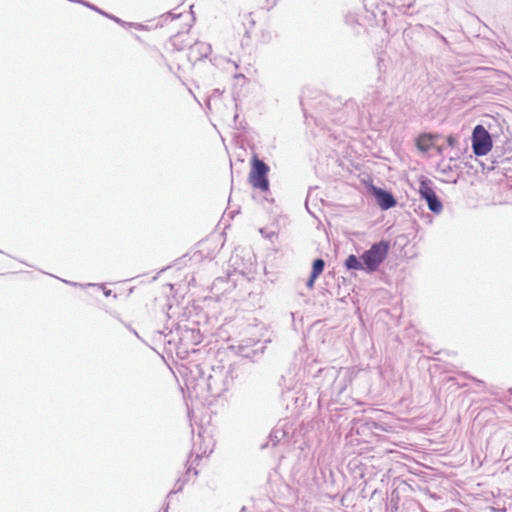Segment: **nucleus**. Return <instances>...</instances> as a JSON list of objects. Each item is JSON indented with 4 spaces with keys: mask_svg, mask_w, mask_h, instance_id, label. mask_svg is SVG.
Instances as JSON below:
<instances>
[{
    "mask_svg": "<svg viewBox=\"0 0 512 512\" xmlns=\"http://www.w3.org/2000/svg\"><path fill=\"white\" fill-rule=\"evenodd\" d=\"M246 17H247V18H249V22H250L251 26H254V25H255V21H254V19L252 18V13H248V14L246 15Z\"/></svg>",
    "mask_w": 512,
    "mask_h": 512,
    "instance_id": "e433bc0d",
    "label": "nucleus"
},
{
    "mask_svg": "<svg viewBox=\"0 0 512 512\" xmlns=\"http://www.w3.org/2000/svg\"><path fill=\"white\" fill-rule=\"evenodd\" d=\"M212 370L214 373L209 374L205 380L207 390L212 396H220L223 392L229 390L233 383L234 369L230 365L225 371L223 367H221V369L220 367L217 369L212 367Z\"/></svg>",
    "mask_w": 512,
    "mask_h": 512,
    "instance_id": "6e6552de",
    "label": "nucleus"
},
{
    "mask_svg": "<svg viewBox=\"0 0 512 512\" xmlns=\"http://www.w3.org/2000/svg\"><path fill=\"white\" fill-rule=\"evenodd\" d=\"M461 376H462V377H465V378H467V377H468L466 373H463Z\"/></svg>",
    "mask_w": 512,
    "mask_h": 512,
    "instance_id": "6e6d98bb",
    "label": "nucleus"
},
{
    "mask_svg": "<svg viewBox=\"0 0 512 512\" xmlns=\"http://www.w3.org/2000/svg\"><path fill=\"white\" fill-rule=\"evenodd\" d=\"M405 45L412 53L442 54L450 50V43L440 32L431 26L415 24L403 31Z\"/></svg>",
    "mask_w": 512,
    "mask_h": 512,
    "instance_id": "f257e3e1",
    "label": "nucleus"
},
{
    "mask_svg": "<svg viewBox=\"0 0 512 512\" xmlns=\"http://www.w3.org/2000/svg\"><path fill=\"white\" fill-rule=\"evenodd\" d=\"M447 146L454 148L458 144V139L455 135H448L446 138Z\"/></svg>",
    "mask_w": 512,
    "mask_h": 512,
    "instance_id": "a878e982",
    "label": "nucleus"
},
{
    "mask_svg": "<svg viewBox=\"0 0 512 512\" xmlns=\"http://www.w3.org/2000/svg\"><path fill=\"white\" fill-rule=\"evenodd\" d=\"M98 286H99V288H101L103 290V294L106 297H109V296L112 295V290L111 289H107L103 284H99ZM113 297L117 298V294H113Z\"/></svg>",
    "mask_w": 512,
    "mask_h": 512,
    "instance_id": "cd10ccee",
    "label": "nucleus"
},
{
    "mask_svg": "<svg viewBox=\"0 0 512 512\" xmlns=\"http://www.w3.org/2000/svg\"><path fill=\"white\" fill-rule=\"evenodd\" d=\"M226 282H227V280L225 278L218 277L213 282V288H216L219 284L226 283Z\"/></svg>",
    "mask_w": 512,
    "mask_h": 512,
    "instance_id": "7c9ffc66",
    "label": "nucleus"
},
{
    "mask_svg": "<svg viewBox=\"0 0 512 512\" xmlns=\"http://www.w3.org/2000/svg\"><path fill=\"white\" fill-rule=\"evenodd\" d=\"M169 510V503H165L164 506L162 507V512H168Z\"/></svg>",
    "mask_w": 512,
    "mask_h": 512,
    "instance_id": "58836bf2",
    "label": "nucleus"
},
{
    "mask_svg": "<svg viewBox=\"0 0 512 512\" xmlns=\"http://www.w3.org/2000/svg\"><path fill=\"white\" fill-rule=\"evenodd\" d=\"M270 166L266 164L262 159L259 158L257 153H253L250 158V172L248 181L250 185L259 190L261 193H264L263 199L269 202H274L273 198H269L268 194L270 192V182L269 175Z\"/></svg>",
    "mask_w": 512,
    "mask_h": 512,
    "instance_id": "423d86ee",
    "label": "nucleus"
},
{
    "mask_svg": "<svg viewBox=\"0 0 512 512\" xmlns=\"http://www.w3.org/2000/svg\"><path fill=\"white\" fill-rule=\"evenodd\" d=\"M318 276H313V274H310L307 281H306V286L310 289H312L314 287V284H315V281L317 280Z\"/></svg>",
    "mask_w": 512,
    "mask_h": 512,
    "instance_id": "bb28decb",
    "label": "nucleus"
},
{
    "mask_svg": "<svg viewBox=\"0 0 512 512\" xmlns=\"http://www.w3.org/2000/svg\"><path fill=\"white\" fill-rule=\"evenodd\" d=\"M275 233L274 232H271L269 235H267V237L271 238L272 236H274Z\"/></svg>",
    "mask_w": 512,
    "mask_h": 512,
    "instance_id": "8fccbe9b",
    "label": "nucleus"
},
{
    "mask_svg": "<svg viewBox=\"0 0 512 512\" xmlns=\"http://www.w3.org/2000/svg\"><path fill=\"white\" fill-rule=\"evenodd\" d=\"M340 370L334 366L318 368L314 374V385L317 386L319 397L318 404L321 406L328 402L333 396H339L345 389V379H338Z\"/></svg>",
    "mask_w": 512,
    "mask_h": 512,
    "instance_id": "20e7f679",
    "label": "nucleus"
},
{
    "mask_svg": "<svg viewBox=\"0 0 512 512\" xmlns=\"http://www.w3.org/2000/svg\"><path fill=\"white\" fill-rule=\"evenodd\" d=\"M318 368H321L320 365H319V362L314 360L308 364L305 365L304 367V373L307 375L308 378H312V381L314 382V374H316V370Z\"/></svg>",
    "mask_w": 512,
    "mask_h": 512,
    "instance_id": "4be33fe9",
    "label": "nucleus"
},
{
    "mask_svg": "<svg viewBox=\"0 0 512 512\" xmlns=\"http://www.w3.org/2000/svg\"><path fill=\"white\" fill-rule=\"evenodd\" d=\"M440 138L438 133L432 132H423L415 137L414 143L415 147L421 153H428L432 148H434V143Z\"/></svg>",
    "mask_w": 512,
    "mask_h": 512,
    "instance_id": "2eb2a0df",
    "label": "nucleus"
},
{
    "mask_svg": "<svg viewBox=\"0 0 512 512\" xmlns=\"http://www.w3.org/2000/svg\"><path fill=\"white\" fill-rule=\"evenodd\" d=\"M182 15V13H173L172 11H169L167 13H164L163 15L160 16L159 18V22H158V26L162 27L164 25V23H166L167 21L169 20H175V19H178L180 18Z\"/></svg>",
    "mask_w": 512,
    "mask_h": 512,
    "instance_id": "5701e85b",
    "label": "nucleus"
},
{
    "mask_svg": "<svg viewBox=\"0 0 512 512\" xmlns=\"http://www.w3.org/2000/svg\"><path fill=\"white\" fill-rule=\"evenodd\" d=\"M394 502V493L391 495V504Z\"/></svg>",
    "mask_w": 512,
    "mask_h": 512,
    "instance_id": "3c124183",
    "label": "nucleus"
},
{
    "mask_svg": "<svg viewBox=\"0 0 512 512\" xmlns=\"http://www.w3.org/2000/svg\"><path fill=\"white\" fill-rule=\"evenodd\" d=\"M85 7L89 8L92 11H95L96 13H98V14H100V15L108 18V19L113 20L114 22H116L117 24H119L121 26H130V25H132V22H126V21L120 19L119 17H117V16H115L113 14L107 13L104 10H102L101 8H99L96 5H94L93 3H90L89 1H87Z\"/></svg>",
    "mask_w": 512,
    "mask_h": 512,
    "instance_id": "6ab92c4d",
    "label": "nucleus"
},
{
    "mask_svg": "<svg viewBox=\"0 0 512 512\" xmlns=\"http://www.w3.org/2000/svg\"><path fill=\"white\" fill-rule=\"evenodd\" d=\"M238 119H239V115H238V114H235V115H234L233 120H234V122H235L236 124H237Z\"/></svg>",
    "mask_w": 512,
    "mask_h": 512,
    "instance_id": "37998d69",
    "label": "nucleus"
},
{
    "mask_svg": "<svg viewBox=\"0 0 512 512\" xmlns=\"http://www.w3.org/2000/svg\"><path fill=\"white\" fill-rule=\"evenodd\" d=\"M351 430L355 431V433L360 436L366 437L374 434L375 430H382V428L381 425L372 418L362 417L353 422Z\"/></svg>",
    "mask_w": 512,
    "mask_h": 512,
    "instance_id": "ddd939ff",
    "label": "nucleus"
},
{
    "mask_svg": "<svg viewBox=\"0 0 512 512\" xmlns=\"http://www.w3.org/2000/svg\"><path fill=\"white\" fill-rule=\"evenodd\" d=\"M507 393H508L509 395H511V396H512V388H509V389L507 390Z\"/></svg>",
    "mask_w": 512,
    "mask_h": 512,
    "instance_id": "49530a36",
    "label": "nucleus"
},
{
    "mask_svg": "<svg viewBox=\"0 0 512 512\" xmlns=\"http://www.w3.org/2000/svg\"><path fill=\"white\" fill-rule=\"evenodd\" d=\"M231 349L234 352L243 357L252 360L253 362L257 361L258 358L264 353L265 346L261 344L259 341L254 342L252 345L240 343L238 345H232Z\"/></svg>",
    "mask_w": 512,
    "mask_h": 512,
    "instance_id": "f8f14e48",
    "label": "nucleus"
},
{
    "mask_svg": "<svg viewBox=\"0 0 512 512\" xmlns=\"http://www.w3.org/2000/svg\"><path fill=\"white\" fill-rule=\"evenodd\" d=\"M422 219L424 220V222L426 224H432V222H433V217L430 213H423Z\"/></svg>",
    "mask_w": 512,
    "mask_h": 512,
    "instance_id": "c85d7f7f",
    "label": "nucleus"
},
{
    "mask_svg": "<svg viewBox=\"0 0 512 512\" xmlns=\"http://www.w3.org/2000/svg\"><path fill=\"white\" fill-rule=\"evenodd\" d=\"M325 268V261L322 258H315L312 262V267L310 274H313V276H320Z\"/></svg>",
    "mask_w": 512,
    "mask_h": 512,
    "instance_id": "412c9836",
    "label": "nucleus"
},
{
    "mask_svg": "<svg viewBox=\"0 0 512 512\" xmlns=\"http://www.w3.org/2000/svg\"><path fill=\"white\" fill-rule=\"evenodd\" d=\"M345 24L350 26L354 35H360L364 31V24L357 13L348 12L344 17Z\"/></svg>",
    "mask_w": 512,
    "mask_h": 512,
    "instance_id": "a211bd4d",
    "label": "nucleus"
},
{
    "mask_svg": "<svg viewBox=\"0 0 512 512\" xmlns=\"http://www.w3.org/2000/svg\"><path fill=\"white\" fill-rule=\"evenodd\" d=\"M193 24H187L185 30L178 31L176 34L169 38V42L173 48L177 51L184 50L186 47L189 48V43L186 41L185 36L189 33Z\"/></svg>",
    "mask_w": 512,
    "mask_h": 512,
    "instance_id": "f3484780",
    "label": "nucleus"
},
{
    "mask_svg": "<svg viewBox=\"0 0 512 512\" xmlns=\"http://www.w3.org/2000/svg\"><path fill=\"white\" fill-rule=\"evenodd\" d=\"M498 149H499V147H498V146H496V147H495V150H494V153H497V152H498Z\"/></svg>",
    "mask_w": 512,
    "mask_h": 512,
    "instance_id": "603ef678",
    "label": "nucleus"
},
{
    "mask_svg": "<svg viewBox=\"0 0 512 512\" xmlns=\"http://www.w3.org/2000/svg\"><path fill=\"white\" fill-rule=\"evenodd\" d=\"M416 0H362L365 10L364 19L370 25L384 27L387 23L388 11L391 7L396 8L403 14H412L409 10Z\"/></svg>",
    "mask_w": 512,
    "mask_h": 512,
    "instance_id": "7ed1b4c3",
    "label": "nucleus"
},
{
    "mask_svg": "<svg viewBox=\"0 0 512 512\" xmlns=\"http://www.w3.org/2000/svg\"><path fill=\"white\" fill-rule=\"evenodd\" d=\"M125 326L127 327V329H129L130 332H132L138 339L142 340V338L140 337V335L137 333V331L135 329H133L129 324H125Z\"/></svg>",
    "mask_w": 512,
    "mask_h": 512,
    "instance_id": "72a5a7b5",
    "label": "nucleus"
},
{
    "mask_svg": "<svg viewBox=\"0 0 512 512\" xmlns=\"http://www.w3.org/2000/svg\"><path fill=\"white\" fill-rule=\"evenodd\" d=\"M191 472H193L194 476L198 475V471L196 469L189 467L186 471V476L180 477L176 480L174 488L168 493L167 498H170L173 494H177L183 490L185 484L189 481L188 476Z\"/></svg>",
    "mask_w": 512,
    "mask_h": 512,
    "instance_id": "aec40b11",
    "label": "nucleus"
},
{
    "mask_svg": "<svg viewBox=\"0 0 512 512\" xmlns=\"http://www.w3.org/2000/svg\"><path fill=\"white\" fill-rule=\"evenodd\" d=\"M418 194L421 200L425 201L428 209L435 215L441 214L443 211V202L436 194V186L434 182L427 176L420 175L418 177Z\"/></svg>",
    "mask_w": 512,
    "mask_h": 512,
    "instance_id": "0eeeda50",
    "label": "nucleus"
},
{
    "mask_svg": "<svg viewBox=\"0 0 512 512\" xmlns=\"http://www.w3.org/2000/svg\"><path fill=\"white\" fill-rule=\"evenodd\" d=\"M435 149H436L438 154H442L443 153V147L437 146V147H435Z\"/></svg>",
    "mask_w": 512,
    "mask_h": 512,
    "instance_id": "ea45409f",
    "label": "nucleus"
},
{
    "mask_svg": "<svg viewBox=\"0 0 512 512\" xmlns=\"http://www.w3.org/2000/svg\"><path fill=\"white\" fill-rule=\"evenodd\" d=\"M390 251V242L380 240L373 243L369 249L365 250L360 256L350 254L344 261V267L347 271H364L367 274H373L378 271L381 264L386 260Z\"/></svg>",
    "mask_w": 512,
    "mask_h": 512,
    "instance_id": "f03ea898",
    "label": "nucleus"
},
{
    "mask_svg": "<svg viewBox=\"0 0 512 512\" xmlns=\"http://www.w3.org/2000/svg\"><path fill=\"white\" fill-rule=\"evenodd\" d=\"M64 283L70 285V286H74V287H83V284H80V283H77V282H73V281H68V280H62Z\"/></svg>",
    "mask_w": 512,
    "mask_h": 512,
    "instance_id": "473e14b6",
    "label": "nucleus"
},
{
    "mask_svg": "<svg viewBox=\"0 0 512 512\" xmlns=\"http://www.w3.org/2000/svg\"><path fill=\"white\" fill-rule=\"evenodd\" d=\"M160 334L164 335L165 345H169L170 350L174 349L181 359L186 358L190 352L195 353L196 349L194 347L203 340L198 328H188L186 325L181 326L180 324H177L176 327L177 339L173 337V331H169L167 334L160 332Z\"/></svg>",
    "mask_w": 512,
    "mask_h": 512,
    "instance_id": "39448f33",
    "label": "nucleus"
},
{
    "mask_svg": "<svg viewBox=\"0 0 512 512\" xmlns=\"http://www.w3.org/2000/svg\"><path fill=\"white\" fill-rule=\"evenodd\" d=\"M382 62L383 61L380 59L377 61L378 76L376 78L375 83L367 87L366 94L363 98L364 105H369L379 101L383 92L385 91V71L382 70Z\"/></svg>",
    "mask_w": 512,
    "mask_h": 512,
    "instance_id": "9d476101",
    "label": "nucleus"
},
{
    "mask_svg": "<svg viewBox=\"0 0 512 512\" xmlns=\"http://www.w3.org/2000/svg\"><path fill=\"white\" fill-rule=\"evenodd\" d=\"M471 148L476 156H485L493 148L492 135L481 124L473 128L471 135Z\"/></svg>",
    "mask_w": 512,
    "mask_h": 512,
    "instance_id": "1a4fd4ad",
    "label": "nucleus"
},
{
    "mask_svg": "<svg viewBox=\"0 0 512 512\" xmlns=\"http://www.w3.org/2000/svg\"><path fill=\"white\" fill-rule=\"evenodd\" d=\"M236 77H237V78H239V77H244V75H243V74H239V75H236Z\"/></svg>",
    "mask_w": 512,
    "mask_h": 512,
    "instance_id": "5fc2aeb1",
    "label": "nucleus"
},
{
    "mask_svg": "<svg viewBox=\"0 0 512 512\" xmlns=\"http://www.w3.org/2000/svg\"><path fill=\"white\" fill-rule=\"evenodd\" d=\"M211 52L212 47L210 44L201 41H195L193 44L189 45V52L187 55L188 61L192 64H195L197 61L208 58Z\"/></svg>",
    "mask_w": 512,
    "mask_h": 512,
    "instance_id": "4468645a",
    "label": "nucleus"
},
{
    "mask_svg": "<svg viewBox=\"0 0 512 512\" xmlns=\"http://www.w3.org/2000/svg\"><path fill=\"white\" fill-rule=\"evenodd\" d=\"M447 381H448V382H452V383H453V385H456V386H457V388H461V387L465 386L464 384H460V383L457 381V378H456V377H453V376L449 377V378L447 379Z\"/></svg>",
    "mask_w": 512,
    "mask_h": 512,
    "instance_id": "c756f323",
    "label": "nucleus"
},
{
    "mask_svg": "<svg viewBox=\"0 0 512 512\" xmlns=\"http://www.w3.org/2000/svg\"><path fill=\"white\" fill-rule=\"evenodd\" d=\"M310 197H311V189L309 190L308 195H307V199H306V208H307V210H308V212H309L310 214H313V213L310 211L309 207H308V201H309V198H310Z\"/></svg>",
    "mask_w": 512,
    "mask_h": 512,
    "instance_id": "c9c22d12",
    "label": "nucleus"
},
{
    "mask_svg": "<svg viewBox=\"0 0 512 512\" xmlns=\"http://www.w3.org/2000/svg\"><path fill=\"white\" fill-rule=\"evenodd\" d=\"M239 512H246V507L243 506Z\"/></svg>",
    "mask_w": 512,
    "mask_h": 512,
    "instance_id": "09e8293b",
    "label": "nucleus"
},
{
    "mask_svg": "<svg viewBox=\"0 0 512 512\" xmlns=\"http://www.w3.org/2000/svg\"><path fill=\"white\" fill-rule=\"evenodd\" d=\"M266 7L268 10L273 8L277 4V0H265Z\"/></svg>",
    "mask_w": 512,
    "mask_h": 512,
    "instance_id": "2f4dec72",
    "label": "nucleus"
},
{
    "mask_svg": "<svg viewBox=\"0 0 512 512\" xmlns=\"http://www.w3.org/2000/svg\"><path fill=\"white\" fill-rule=\"evenodd\" d=\"M287 423H278L269 433L267 441L261 444L260 449L267 448L270 444L272 447L276 446L282 439L289 435V430L286 429Z\"/></svg>",
    "mask_w": 512,
    "mask_h": 512,
    "instance_id": "dca6fc26",
    "label": "nucleus"
},
{
    "mask_svg": "<svg viewBox=\"0 0 512 512\" xmlns=\"http://www.w3.org/2000/svg\"><path fill=\"white\" fill-rule=\"evenodd\" d=\"M191 18H192V19H191V20H192V22H194V21H195V16H194L193 12H191Z\"/></svg>",
    "mask_w": 512,
    "mask_h": 512,
    "instance_id": "a18cd8bd",
    "label": "nucleus"
},
{
    "mask_svg": "<svg viewBox=\"0 0 512 512\" xmlns=\"http://www.w3.org/2000/svg\"><path fill=\"white\" fill-rule=\"evenodd\" d=\"M0 253H3V251H2V250H0Z\"/></svg>",
    "mask_w": 512,
    "mask_h": 512,
    "instance_id": "4d7b16f0",
    "label": "nucleus"
},
{
    "mask_svg": "<svg viewBox=\"0 0 512 512\" xmlns=\"http://www.w3.org/2000/svg\"><path fill=\"white\" fill-rule=\"evenodd\" d=\"M473 380L478 384V386L484 384V382L482 380H478V379H474Z\"/></svg>",
    "mask_w": 512,
    "mask_h": 512,
    "instance_id": "79ce46f5",
    "label": "nucleus"
},
{
    "mask_svg": "<svg viewBox=\"0 0 512 512\" xmlns=\"http://www.w3.org/2000/svg\"><path fill=\"white\" fill-rule=\"evenodd\" d=\"M246 123L243 121H240L239 124L236 126L237 129L244 130Z\"/></svg>",
    "mask_w": 512,
    "mask_h": 512,
    "instance_id": "4c0bfd02",
    "label": "nucleus"
},
{
    "mask_svg": "<svg viewBox=\"0 0 512 512\" xmlns=\"http://www.w3.org/2000/svg\"><path fill=\"white\" fill-rule=\"evenodd\" d=\"M129 27H135L136 29L138 30H145L146 27L143 25V24H136V23H132V25H130Z\"/></svg>",
    "mask_w": 512,
    "mask_h": 512,
    "instance_id": "f704fd0d",
    "label": "nucleus"
},
{
    "mask_svg": "<svg viewBox=\"0 0 512 512\" xmlns=\"http://www.w3.org/2000/svg\"><path fill=\"white\" fill-rule=\"evenodd\" d=\"M239 211H231L229 213V215L233 218L235 216L236 213H238Z\"/></svg>",
    "mask_w": 512,
    "mask_h": 512,
    "instance_id": "c03bdc74",
    "label": "nucleus"
},
{
    "mask_svg": "<svg viewBox=\"0 0 512 512\" xmlns=\"http://www.w3.org/2000/svg\"><path fill=\"white\" fill-rule=\"evenodd\" d=\"M370 191L382 211L389 210L397 205V199L391 191L373 184L370 185Z\"/></svg>",
    "mask_w": 512,
    "mask_h": 512,
    "instance_id": "9b49d317",
    "label": "nucleus"
},
{
    "mask_svg": "<svg viewBox=\"0 0 512 512\" xmlns=\"http://www.w3.org/2000/svg\"><path fill=\"white\" fill-rule=\"evenodd\" d=\"M451 183L456 184L457 183V179L452 180Z\"/></svg>",
    "mask_w": 512,
    "mask_h": 512,
    "instance_id": "864d4df0",
    "label": "nucleus"
},
{
    "mask_svg": "<svg viewBox=\"0 0 512 512\" xmlns=\"http://www.w3.org/2000/svg\"><path fill=\"white\" fill-rule=\"evenodd\" d=\"M285 396H286L287 398H292V399H294V396L292 395V391H287V392H286V394H285Z\"/></svg>",
    "mask_w": 512,
    "mask_h": 512,
    "instance_id": "a19ab883",
    "label": "nucleus"
},
{
    "mask_svg": "<svg viewBox=\"0 0 512 512\" xmlns=\"http://www.w3.org/2000/svg\"><path fill=\"white\" fill-rule=\"evenodd\" d=\"M191 373L194 374V376L197 380H199V379H203L204 381L206 380L204 377L205 373L203 371V368L200 365H195L194 370H191Z\"/></svg>",
    "mask_w": 512,
    "mask_h": 512,
    "instance_id": "393cba45",
    "label": "nucleus"
},
{
    "mask_svg": "<svg viewBox=\"0 0 512 512\" xmlns=\"http://www.w3.org/2000/svg\"><path fill=\"white\" fill-rule=\"evenodd\" d=\"M416 505H417V503H415L413 501H406L403 503L402 509H400L397 504H393V505H391V511L392 512H403L404 508H411L412 506H416Z\"/></svg>",
    "mask_w": 512,
    "mask_h": 512,
    "instance_id": "b1692460",
    "label": "nucleus"
},
{
    "mask_svg": "<svg viewBox=\"0 0 512 512\" xmlns=\"http://www.w3.org/2000/svg\"><path fill=\"white\" fill-rule=\"evenodd\" d=\"M213 93H214V94H220V91H219V89H215V90L213 91Z\"/></svg>",
    "mask_w": 512,
    "mask_h": 512,
    "instance_id": "de8ad7c7",
    "label": "nucleus"
}]
</instances>
